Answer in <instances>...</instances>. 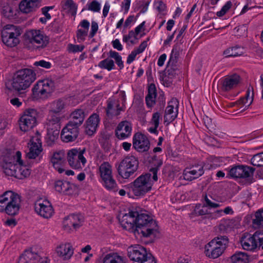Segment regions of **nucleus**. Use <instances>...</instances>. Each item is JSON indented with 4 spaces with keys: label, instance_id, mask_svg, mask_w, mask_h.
Masks as SVG:
<instances>
[{
    "label": "nucleus",
    "instance_id": "17",
    "mask_svg": "<svg viewBox=\"0 0 263 263\" xmlns=\"http://www.w3.org/2000/svg\"><path fill=\"white\" fill-rule=\"evenodd\" d=\"M78 134V127L68 123L61 132V138L64 142H73L77 138Z\"/></svg>",
    "mask_w": 263,
    "mask_h": 263
},
{
    "label": "nucleus",
    "instance_id": "40",
    "mask_svg": "<svg viewBox=\"0 0 263 263\" xmlns=\"http://www.w3.org/2000/svg\"><path fill=\"white\" fill-rule=\"evenodd\" d=\"M69 219L73 222V229L76 230L79 228L82 224L83 221V217L78 215H69Z\"/></svg>",
    "mask_w": 263,
    "mask_h": 263
},
{
    "label": "nucleus",
    "instance_id": "21",
    "mask_svg": "<svg viewBox=\"0 0 263 263\" xmlns=\"http://www.w3.org/2000/svg\"><path fill=\"white\" fill-rule=\"evenodd\" d=\"M137 216V211H131L124 214L120 221L122 228L128 231L134 232V230L136 228Z\"/></svg>",
    "mask_w": 263,
    "mask_h": 263
},
{
    "label": "nucleus",
    "instance_id": "33",
    "mask_svg": "<svg viewBox=\"0 0 263 263\" xmlns=\"http://www.w3.org/2000/svg\"><path fill=\"white\" fill-rule=\"evenodd\" d=\"M84 117V112L83 110L76 109L71 113L70 120L68 123H71V124L79 127L82 124Z\"/></svg>",
    "mask_w": 263,
    "mask_h": 263
},
{
    "label": "nucleus",
    "instance_id": "7",
    "mask_svg": "<svg viewBox=\"0 0 263 263\" xmlns=\"http://www.w3.org/2000/svg\"><path fill=\"white\" fill-rule=\"evenodd\" d=\"M21 34V29L12 24L5 25L1 30L3 43L11 47L16 46L20 43L19 37Z\"/></svg>",
    "mask_w": 263,
    "mask_h": 263
},
{
    "label": "nucleus",
    "instance_id": "59",
    "mask_svg": "<svg viewBox=\"0 0 263 263\" xmlns=\"http://www.w3.org/2000/svg\"><path fill=\"white\" fill-rule=\"evenodd\" d=\"M33 65L35 66H40L45 68H49V63L44 60L36 61L34 63Z\"/></svg>",
    "mask_w": 263,
    "mask_h": 263
},
{
    "label": "nucleus",
    "instance_id": "23",
    "mask_svg": "<svg viewBox=\"0 0 263 263\" xmlns=\"http://www.w3.org/2000/svg\"><path fill=\"white\" fill-rule=\"evenodd\" d=\"M42 0H22L19 4L20 11L24 14L34 12L42 5Z\"/></svg>",
    "mask_w": 263,
    "mask_h": 263
},
{
    "label": "nucleus",
    "instance_id": "47",
    "mask_svg": "<svg viewBox=\"0 0 263 263\" xmlns=\"http://www.w3.org/2000/svg\"><path fill=\"white\" fill-rule=\"evenodd\" d=\"M67 181H62L61 180L57 181L54 183V188L59 192L64 193L66 188L67 187Z\"/></svg>",
    "mask_w": 263,
    "mask_h": 263
},
{
    "label": "nucleus",
    "instance_id": "64",
    "mask_svg": "<svg viewBox=\"0 0 263 263\" xmlns=\"http://www.w3.org/2000/svg\"><path fill=\"white\" fill-rule=\"evenodd\" d=\"M155 6L156 9L159 12H162L165 10L166 6L165 4L162 1H158L155 3Z\"/></svg>",
    "mask_w": 263,
    "mask_h": 263
},
{
    "label": "nucleus",
    "instance_id": "26",
    "mask_svg": "<svg viewBox=\"0 0 263 263\" xmlns=\"http://www.w3.org/2000/svg\"><path fill=\"white\" fill-rule=\"evenodd\" d=\"M240 241L242 248L247 251H253L259 247L254 236L249 233H245Z\"/></svg>",
    "mask_w": 263,
    "mask_h": 263
},
{
    "label": "nucleus",
    "instance_id": "6",
    "mask_svg": "<svg viewBox=\"0 0 263 263\" xmlns=\"http://www.w3.org/2000/svg\"><path fill=\"white\" fill-rule=\"evenodd\" d=\"M226 236H219L210 241L204 247V254L210 258L215 259L221 256L229 244Z\"/></svg>",
    "mask_w": 263,
    "mask_h": 263
},
{
    "label": "nucleus",
    "instance_id": "24",
    "mask_svg": "<svg viewBox=\"0 0 263 263\" xmlns=\"http://www.w3.org/2000/svg\"><path fill=\"white\" fill-rule=\"evenodd\" d=\"M240 81V77L237 74L229 75L223 78L220 82L221 89L225 91L235 88Z\"/></svg>",
    "mask_w": 263,
    "mask_h": 263
},
{
    "label": "nucleus",
    "instance_id": "8",
    "mask_svg": "<svg viewBox=\"0 0 263 263\" xmlns=\"http://www.w3.org/2000/svg\"><path fill=\"white\" fill-rule=\"evenodd\" d=\"M31 99L42 102L48 99L49 96V79L45 78L39 80L31 89Z\"/></svg>",
    "mask_w": 263,
    "mask_h": 263
},
{
    "label": "nucleus",
    "instance_id": "5",
    "mask_svg": "<svg viewBox=\"0 0 263 263\" xmlns=\"http://www.w3.org/2000/svg\"><path fill=\"white\" fill-rule=\"evenodd\" d=\"M21 208V199L17 194L7 191L0 196V212L9 215H17Z\"/></svg>",
    "mask_w": 263,
    "mask_h": 263
},
{
    "label": "nucleus",
    "instance_id": "56",
    "mask_svg": "<svg viewBox=\"0 0 263 263\" xmlns=\"http://www.w3.org/2000/svg\"><path fill=\"white\" fill-rule=\"evenodd\" d=\"M98 30V25L95 21H92L91 25L90 32L89 34V37H93Z\"/></svg>",
    "mask_w": 263,
    "mask_h": 263
},
{
    "label": "nucleus",
    "instance_id": "63",
    "mask_svg": "<svg viewBox=\"0 0 263 263\" xmlns=\"http://www.w3.org/2000/svg\"><path fill=\"white\" fill-rule=\"evenodd\" d=\"M10 103L15 107H19L22 105V102L17 98H13L10 100Z\"/></svg>",
    "mask_w": 263,
    "mask_h": 263
},
{
    "label": "nucleus",
    "instance_id": "48",
    "mask_svg": "<svg viewBox=\"0 0 263 263\" xmlns=\"http://www.w3.org/2000/svg\"><path fill=\"white\" fill-rule=\"evenodd\" d=\"M64 103L61 100L53 102L51 104L52 111L54 112H59L63 109Z\"/></svg>",
    "mask_w": 263,
    "mask_h": 263
},
{
    "label": "nucleus",
    "instance_id": "38",
    "mask_svg": "<svg viewBox=\"0 0 263 263\" xmlns=\"http://www.w3.org/2000/svg\"><path fill=\"white\" fill-rule=\"evenodd\" d=\"M52 120L54 125V128H52L53 130L52 132V135H50V142H55L59 139L61 127L59 124L60 120L59 117H55L53 118Z\"/></svg>",
    "mask_w": 263,
    "mask_h": 263
},
{
    "label": "nucleus",
    "instance_id": "54",
    "mask_svg": "<svg viewBox=\"0 0 263 263\" xmlns=\"http://www.w3.org/2000/svg\"><path fill=\"white\" fill-rule=\"evenodd\" d=\"M63 224L65 230L68 232L72 230V228H73V222L69 219V216L64 219Z\"/></svg>",
    "mask_w": 263,
    "mask_h": 263
},
{
    "label": "nucleus",
    "instance_id": "37",
    "mask_svg": "<svg viewBox=\"0 0 263 263\" xmlns=\"http://www.w3.org/2000/svg\"><path fill=\"white\" fill-rule=\"evenodd\" d=\"M244 51L243 47L237 46L227 49L223 51V54L226 57H238L242 55Z\"/></svg>",
    "mask_w": 263,
    "mask_h": 263
},
{
    "label": "nucleus",
    "instance_id": "52",
    "mask_svg": "<svg viewBox=\"0 0 263 263\" xmlns=\"http://www.w3.org/2000/svg\"><path fill=\"white\" fill-rule=\"evenodd\" d=\"M204 203L203 204L205 205L206 208L208 207L209 208H217L220 206V204L217 203L212 202L206 195H205L204 198Z\"/></svg>",
    "mask_w": 263,
    "mask_h": 263
},
{
    "label": "nucleus",
    "instance_id": "16",
    "mask_svg": "<svg viewBox=\"0 0 263 263\" xmlns=\"http://www.w3.org/2000/svg\"><path fill=\"white\" fill-rule=\"evenodd\" d=\"M17 263H49V259L47 256L27 251L20 256Z\"/></svg>",
    "mask_w": 263,
    "mask_h": 263
},
{
    "label": "nucleus",
    "instance_id": "39",
    "mask_svg": "<svg viewBox=\"0 0 263 263\" xmlns=\"http://www.w3.org/2000/svg\"><path fill=\"white\" fill-rule=\"evenodd\" d=\"M253 224L256 228L263 227V209L258 210L255 213L253 219Z\"/></svg>",
    "mask_w": 263,
    "mask_h": 263
},
{
    "label": "nucleus",
    "instance_id": "10",
    "mask_svg": "<svg viewBox=\"0 0 263 263\" xmlns=\"http://www.w3.org/2000/svg\"><path fill=\"white\" fill-rule=\"evenodd\" d=\"M138 159L133 156H127L120 163L118 167L119 174L124 179H128L137 170Z\"/></svg>",
    "mask_w": 263,
    "mask_h": 263
},
{
    "label": "nucleus",
    "instance_id": "58",
    "mask_svg": "<svg viewBox=\"0 0 263 263\" xmlns=\"http://www.w3.org/2000/svg\"><path fill=\"white\" fill-rule=\"evenodd\" d=\"M147 46V41H144L140 44V45H139V46L138 48L135 49L134 50L136 52V53L138 54H140L144 51V50H145V49L146 48Z\"/></svg>",
    "mask_w": 263,
    "mask_h": 263
},
{
    "label": "nucleus",
    "instance_id": "2",
    "mask_svg": "<svg viewBox=\"0 0 263 263\" xmlns=\"http://www.w3.org/2000/svg\"><path fill=\"white\" fill-rule=\"evenodd\" d=\"M162 164V161L160 159L156 160L155 166L150 169L149 173L141 175L127 185L129 191L136 196H143L149 192L152 189L153 182L158 180L157 172Z\"/></svg>",
    "mask_w": 263,
    "mask_h": 263
},
{
    "label": "nucleus",
    "instance_id": "27",
    "mask_svg": "<svg viewBox=\"0 0 263 263\" xmlns=\"http://www.w3.org/2000/svg\"><path fill=\"white\" fill-rule=\"evenodd\" d=\"M203 167L202 164H197L190 168H186L183 171V178L191 181L199 177L204 173Z\"/></svg>",
    "mask_w": 263,
    "mask_h": 263
},
{
    "label": "nucleus",
    "instance_id": "34",
    "mask_svg": "<svg viewBox=\"0 0 263 263\" xmlns=\"http://www.w3.org/2000/svg\"><path fill=\"white\" fill-rule=\"evenodd\" d=\"M1 13L6 18L15 19L17 17L19 12L15 8L7 4L2 7Z\"/></svg>",
    "mask_w": 263,
    "mask_h": 263
},
{
    "label": "nucleus",
    "instance_id": "50",
    "mask_svg": "<svg viewBox=\"0 0 263 263\" xmlns=\"http://www.w3.org/2000/svg\"><path fill=\"white\" fill-rule=\"evenodd\" d=\"M232 6V3L231 1L227 2L222 7L220 11L217 12L216 15L219 17L223 16L231 8Z\"/></svg>",
    "mask_w": 263,
    "mask_h": 263
},
{
    "label": "nucleus",
    "instance_id": "55",
    "mask_svg": "<svg viewBox=\"0 0 263 263\" xmlns=\"http://www.w3.org/2000/svg\"><path fill=\"white\" fill-rule=\"evenodd\" d=\"M253 235L258 242L259 246H261L263 243V229L257 231Z\"/></svg>",
    "mask_w": 263,
    "mask_h": 263
},
{
    "label": "nucleus",
    "instance_id": "15",
    "mask_svg": "<svg viewBox=\"0 0 263 263\" xmlns=\"http://www.w3.org/2000/svg\"><path fill=\"white\" fill-rule=\"evenodd\" d=\"M28 152L27 156L29 159H35L42 152L43 149L40 137L39 135L35 134L30 139L28 144Z\"/></svg>",
    "mask_w": 263,
    "mask_h": 263
},
{
    "label": "nucleus",
    "instance_id": "45",
    "mask_svg": "<svg viewBox=\"0 0 263 263\" xmlns=\"http://www.w3.org/2000/svg\"><path fill=\"white\" fill-rule=\"evenodd\" d=\"M251 163L254 166H263V153L254 155L251 159Z\"/></svg>",
    "mask_w": 263,
    "mask_h": 263
},
{
    "label": "nucleus",
    "instance_id": "51",
    "mask_svg": "<svg viewBox=\"0 0 263 263\" xmlns=\"http://www.w3.org/2000/svg\"><path fill=\"white\" fill-rule=\"evenodd\" d=\"M101 9L100 4L97 1L94 0L88 4V10L94 12H99Z\"/></svg>",
    "mask_w": 263,
    "mask_h": 263
},
{
    "label": "nucleus",
    "instance_id": "4",
    "mask_svg": "<svg viewBox=\"0 0 263 263\" xmlns=\"http://www.w3.org/2000/svg\"><path fill=\"white\" fill-rule=\"evenodd\" d=\"M158 226L152 217L146 213L137 212L135 235L141 234L145 237H156L159 233Z\"/></svg>",
    "mask_w": 263,
    "mask_h": 263
},
{
    "label": "nucleus",
    "instance_id": "25",
    "mask_svg": "<svg viewBox=\"0 0 263 263\" xmlns=\"http://www.w3.org/2000/svg\"><path fill=\"white\" fill-rule=\"evenodd\" d=\"M132 130L131 123L127 121L121 122L117 126L115 134L118 139L123 140L130 136Z\"/></svg>",
    "mask_w": 263,
    "mask_h": 263
},
{
    "label": "nucleus",
    "instance_id": "18",
    "mask_svg": "<svg viewBox=\"0 0 263 263\" xmlns=\"http://www.w3.org/2000/svg\"><path fill=\"white\" fill-rule=\"evenodd\" d=\"M149 141L144 135L137 133L133 137V147L139 152L147 151L149 148Z\"/></svg>",
    "mask_w": 263,
    "mask_h": 263
},
{
    "label": "nucleus",
    "instance_id": "28",
    "mask_svg": "<svg viewBox=\"0 0 263 263\" xmlns=\"http://www.w3.org/2000/svg\"><path fill=\"white\" fill-rule=\"evenodd\" d=\"M51 161L53 167L61 174L64 169L62 167L65 161V152L63 150H57L53 152Z\"/></svg>",
    "mask_w": 263,
    "mask_h": 263
},
{
    "label": "nucleus",
    "instance_id": "41",
    "mask_svg": "<svg viewBox=\"0 0 263 263\" xmlns=\"http://www.w3.org/2000/svg\"><path fill=\"white\" fill-rule=\"evenodd\" d=\"M209 214V211L205 205L203 204L197 205L192 213V216H203Z\"/></svg>",
    "mask_w": 263,
    "mask_h": 263
},
{
    "label": "nucleus",
    "instance_id": "57",
    "mask_svg": "<svg viewBox=\"0 0 263 263\" xmlns=\"http://www.w3.org/2000/svg\"><path fill=\"white\" fill-rule=\"evenodd\" d=\"M67 187L66 188L65 192L64 194L67 195H71L73 194L74 192L76 190V186L73 184L67 182Z\"/></svg>",
    "mask_w": 263,
    "mask_h": 263
},
{
    "label": "nucleus",
    "instance_id": "46",
    "mask_svg": "<svg viewBox=\"0 0 263 263\" xmlns=\"http://www.w3.org/2000/svg\"><path fill=\"white\" fill-rule=\"evenodd\" d=\"M109 56L115 59L116 63L120 69L123 67V62L122 60V58L118 52L110 50L109 52Z\"/></svg>",
    "mask_w": 263,
    "mask_h": 263
},
{
    "label": "nucleus",
    "instance_id": "42",
    "mask_svg": "<svg viewBox=\"0 0 263 263\" xmlns=\"http://www.w3.org/2000/svg\"><path fill=\"white\" fill-rule=\"evenodd\" d=\"M98 66L101 68L110 71L114 68L115 64L113 60L107 58L100 62Z\"/></svg>",
    "mask_w": 263,
    "mask_h": 263
},
{
    "label": "nucleus",
    "instance_id": "44",
    "mask_svg": "<svg viewBox=\"0 0 263 263\" xmlns=\"http://www.w3.org/2000/svg\"><path fill=\"white\" fill-rule=\"evenodd\" d=\"M179 55V49L177 46H174L172 50L170 60L168 62V65H175L177 62Z\"/></svg>",
    "mask_w": 263,
    "mask_h": 263
},
{
    "label": "nucleus",
    "instance_id": "30",
    "mask_svg": "<svg viewBox=\"0 0 263 263\" xmlns=\"http://www.w3.org/2000/svg\"><path fill=\"white\" fill-rule=\"evenodd\" d=\"M123 110V107L120 106L118 100H110L108 101L106 111V115L108 117L118 116Z\"/></svg>",
    "mask_w": 263,
    "mask_h": 263
},
{
    "label": "nucleus",
    "instance_id": "19",
    "mask_svg": "<svg viewBox=\"0 0 263 263\" xmlns=\"http://www.w3.org/2000/svg\"><path fill=\"white\" fill-rule=\"evenodd\" d=\"M179 103L176 99H172L166 107L164 116V122L167 124L173 121L177 117Z\"/></svg>",
    "mask_w": 263,
    "mask_h": 263
},
{
    "label": "nucleus",
    "instance_id": "61",
    "mask_svg": "<svg viewBox=\"0 0 263 263\" xmlns=\"http://www.w3.org/2000/svg\"><path fill=\"white\" fill-rule=\"evenodd\" d=\"M7 122L5 120H0V137L3 136L7 127Z\"/></svg>",
    "mask_w": 263,
    "mask_h": 263
},
{
    "label": "nucleus",
    "instance_id": "22",
    "mask_svg": "<svg viewBox=\"0 0 263 263\" xmlns=\"http://www.w3.org/2000/svg\"><path fill=\"white\" fill-rule=\"evenodd\" d=\"M55 253L63 260H69L73 254V248L70 243L62 242L55 248Z\"/></svg>",
    "mask_w": 263,
    "mask_h": 263
},
{
    "label": "nucleus",
    "instance_id": "12",
    "mask_svg": "<svg viewBox=\"0 0 263 263\" xmlns=\"http://www.w3.org/2000/svg\"><path fill=\"white\" fill-rule=\"evenodd\" d=\"M99 173L104 186L108 190L115 191L117 183L113 178L110 164L107 162L102 163L99 167Z\"/></svg>",
    "mask_w": 263,
    "mask_h": 263
},
{
    "label": "nucleus",
    "instance_id": "62",
    "mask_svg": "<svg viewBox=\"0 0 263 263\" xmlns=\"http://www.w3.org/2000/svg\"><path fill=\"white\" fill-rule=\"evenodd\" d=\"M148 96H151L156 97V88L155 85L154 84H151L148 88Z\"/></svg>",
    "mask_w": 263,
    "mask_h": 263
},
{
    "label": "nucleus",
    "instance_id": "53",
    "mask_svg": "<svg viewBox=\"0 0 263 263\" xmlns=\"http://www.w3.org/2000/svg\"><path fill=\"white\" fill-rule=\"evenodd\" d=\"M161 117V115L159 112H156L154 113L151 121V124L156 127H158Z\"/></svg>",
    "mask_w": 263,
    "mask_h": 263
},
{
    "label": "nucleus",
    "instance_id": "1",
    "mask_svg": "<svg viewBox=\"0 0 263 263\" xmlns=\"http://www.w3.org/2000/svg\"><path fill=\"white\" fill-rule=\"evenodd\" d=\"M0 165L6 175L20 179L29 176L30 174V170L22 160V154L19 151L2 156L0 158Z\"/></svg>",
    "mask_w": 263,
    "mask_h": 263
},
{
    "label": "nucleus",
    "instance_id": "43",
    "mask_svg": "<svg viewBox=\"0 0 263 263\" xmlns=\"http://www.w3.org/2000/svg\"><path fill=\"white\" fill-rule=\"evenodd\" d=\"M64 9L67 10L72 15H75L77 13V6L72 0H67L65 2Z\"/></svg>",
    "mask_w": 263,
    "mask_h": 263
},
{
    "label": "nucleus",
    "instance_id": "9",
    "mask_svg": "<svg viewBox=\"0 0 263 263\" xmlns=\"http://www.w3.org/2000/svg\"><path fill=\"white\" fill-rule=\"evenodd\" d=\"M37 111L33 108H28L24 111L18 121L20 129L24 132H28L37 125Z\"/></svg>",
    "mask_w": 263,
    "mask_h": 263
},
{
    "label": "nucleus",
    "instance_id": "20",
    "mask_svg": "<svg viewBox=\"0 0 263 263\" xmlns=\"http://www.w3.org/2000/svg\"><path fill=\"white\" fill-rule=\"evenodd\" d=\"M36 213L44 218L49 217V200L47 198H40L34 203Z\"/></svg>",
    "mask_w": 263,
    "mask_h": 263
},
{
    "label": "nucleus",
    "instance_id": "49",
    "mask_svg": "<svg viewBox=\"0 0 263 263\" xmlns=\"http://www.w3.org/2000/svg\"><path fill=\"white\" fill-rule=\"evenodd\" d=\"M84 48V46L82 45H73L69 44L68 45L67 49L69 52L76 53L81 52Z\"/></svg>",
    "mask_w": 263,
    "mask_h": 263
},
{
    "label": "nucleus",
    "instance_id": "3",
    "mask_svg": "<svg viewBox=\"0 0 263 263\" xmlns=\"http://www.w3.org/2000/svg\"><path fill=\"white\" fill-rule=\"evenodd\" d=\"M36 73L30 68H24L16 71L7 84V87L20 93L28 89L36 80Z\"/></svg>",
    "mask_w": 263,
    "mask_h": 263
},
{
    "label": "nucleus",
    "instance_id": "13",
    "mask_svg": "<svg viewBox=\"0 0 263 263\" xmlns=\"http://www.w3.org/2000/svg\"><path fill=\"white\" fill-rule=\"evenodd\" d=\"M127 251L128 257L137 263L142 262L152 255L146 248L139 245L129 247Z\"/></svg>",
    "mask_w": 263,
    "mask_h": 263
},
{
    "label": "nucleus",
    "instance_id": "31",
    "mask_svg": "<svg viewBox=\"0 0 263 263\" xmlns=\"http://www.w3.org/2000/svg\"><path fill=\"white\" fill-rule=\"evenodd\" d=\"M89 26L90 23L86 20H83L80 22L76 33L78 42L81 43L85 40L88 35Z\"/></svg>",
    "mask_w": 263,
    "mask_h": 263
},
{
    "label": "nucleus",
    "instance_id": "14",
    "mask_svg": "<svg viewBox=\"0 0 263 263\" xmlns=\"http://www.w3.org/2000/svg\"><path fill=\"white\" fill-rule=\"evenodd\" d=\"M254 168L243 165L233 166L229 171L228 175L234 179H249L253 175Z\"/></svg>",
    "mask_w": 263,
    "mask_h": 263
},
{
    "label": "nucleus",
    "instance_id": "32",
    "mask_svg": "<svg viewBox=\"0 0 263 263\" xmlns=\"http://www.w3.org/2000/svg\"><path fill=\"white\" fill-rule=\"evenodd\" d=\"M100 122L99 116L97 114H93L86 122V132L88 135H93L98 128Z\"/></svg>",
    "mask_w": 263,
    "mask_h": 263
},
{
    "label": "nucleus",
    "instance_id": "36",
    "mask_svg": "<svg viewBox=\"0 0 263 263\" xmlns=\"http://www.w3.org/2000/svg\"><path fill=\"white\" fill-rule=\"evenodd\" d=\"M249 256L245 252H237L230 257L232 263H248Z\"/></svg>",
    "mask_w": 263,
    "mask_h": 263
},
{
    "label": "nucleus",
    "instance_id": "11",
    "mask_svg": "<svg viewBox=\"0 0 263 263\" xmlns=\"http://www.w3.org/2000/svg\"><path fill=\"white\" fill-rule=\"evenodd\" d=\"M85 148H72L67 153V160L69 166L74 169H79L84 167L86 163V159L84 155Z\"/></svg>",
    "mask_w": 263,
    "mask_h": 263
},
{
    "label": "nucleus",
    "instance_id": "29",
    "mask_svg": "<svg viewBox=\"0 0 263 263\" xmlns=\"http://www.w3.org/2000/svg\"><path fill=\"white\" fill-rule=\"evenodd\" d=\"M26 41L32 44H41L44 39L43 33L40 30H29L25 33Z\"/></svg>",
    "mask_w": 263,
    "mask_h": 263
},
{
    "label": "nucleus",
    "instance_id": "60",
    "mask_svg": "<svg viewBox=\"0 0 263 263\" xmlns=\"http://www.w3.org/2000/svg\"><path fill=\"white\" fill-rule=\"evenodd\" d=\"M156 97L147 95L145 98L146 105L148 107H151L155 103Z\"/></svg>",
    "mask_w": 263,
    "mask_h": 263
},
{
    "label": "nucleus",
    "instance_id": "35",
    "mask_svg": "<svg viewBox=\"0 0 263 263\" xmlns=\"http://www.w3.org/2000/svg\"><path fill=\"white\" fill-rule=\"evenodd\" d=\"M103 263H125L123 256L117 253H110L104 256Z\"/></svg>",
    "mask_w": 263,
    "mask_h": 263
}]
</instances>
